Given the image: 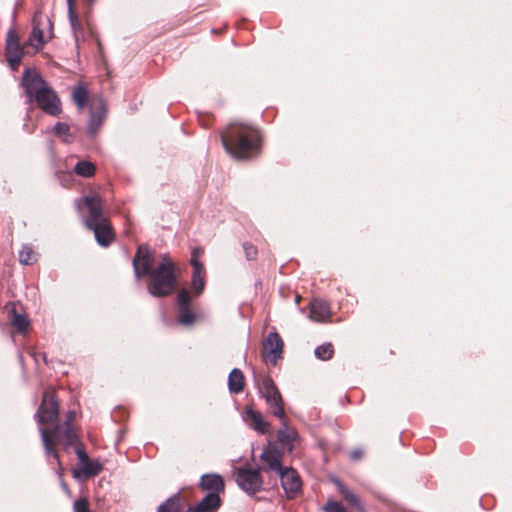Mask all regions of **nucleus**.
<instances>
[{"label": "nucleus", "mask_w": 512, "mask_h": 512, "mask_svg": "<svg viewBox=\"0 0 512 512\" xmlns=\"http://www.w3.org/2000/svg\"><path fill=\"white\" fill-rule=\"evenodd\" d=\"M90 4H92L95 0H88Z\"/></svg>", "instance_id": "nucleus-49"}, {"label": "nucleus", "mask_w": 512, "mask_h": 512, "mask_svg": "<svg viewBox=\"0 0 512 512\" xmlns=\"http://www.w3.org/2000/svg\"><path fill=\"white\" fill-rule=\"evenodd\" d=\"M243 249H244L247 260H254L256 258L257 248L254 245L246 242L243 244Z\"/></svg>", "instance_id": "nucleus-38"}, {"label": "nucleus", "mask_w": 512, "mask_h": 512, "mask_svg": "<svg viewBox=\"0 0 512 512\" xmlns=\"http://www.w3.org/2000/svg\"><path fill=\"white\" fill-rule=\"evenodd\" d=\"M55 136L61 139L65 143H70L75 138L73 130H53Z\"/></svg>", "instance_id": "nucleus-36"}, {"label": "nucleus", "mask_w": 512, "mask_h": 512, "mask_svg": "<svg viewBox=\"0 0 512 512\" xmlns=\"http://www.w3.org/2000/svg\"><path fill=\"white\" fill-rule=\"evenodd\" d=\"M199 487L208 491V493H216L219 495L225 489V484L222 476L217 473H207L200 477Z\"/></svg>", "instance_id": "nucleus-18"}, {"label": "nucleus", "mask_w": 512, "mask_h": 512, "mask_svg": "<svg viewBox=\"0 0 512 512\" xmlns=\"http://www.w3.org/2000/svg\"><path fill=\"white\" fill-rule=\"evenodd\" d=\"M88 131H89V136L90 137H94L96 135V131L97 130L91 129V130H88Z\"/></svg>", "instance_id": "nucleus-47"}, {"label": "nucleus", "mask_w": 512, "mask_h": 512, "mask_svg": "<svg viewBox=\"0 0 512 512\" xmlns=\"http://www.w3.org/2000/svg\"><path fill=\"white\" fill-rule=\"evenodd\" d=\"M334 353L333 345L331 343H324L317 346L314 350V355L317 359L325 361L332 358Z\"/></svg>", "instance_id": "nucleus-29"}, {"label": "nucleus", "mask_w": 512, "mask_h": 512, "mask_svg": "<svg viewBox=\"0 0 512 512\" xmlns=\"http://www.w3.org/2000/svg\"><path fill=\"white\" fill-rule=\"evenodd\" d=\"M202 269H193L192 273V288L196 294L199 295L205 286L204 278L202 277Z\"/></svg>", "instance_id": "nucleus-31"}, {"label": "nucleus", "mask_w": 512, "mask_h": 512, "mask_svg": "<svg viewBox=\"0 0 512 512\" xmlns=\"http://www.w3.org/2000/svg\"><path fill=\"white\" fill-rule=\"evenodd\" d=\"M75 417H76L75 411H73V410L68 411L67 415H66V422H65L66 426H71L70 424H71V422L74 421Z\"/></svg>", "instance_id": "nucleus-42"}, {"label": "nucleus", "mask_w": 512, "mask_h": 512, "mask_svg": "<svg viewBox=\"0 0 512 512\" xmlns=\"http://www.w3.org/2000/svg\"><path fill=\"white\" fill-rule=\"evenodd\" d=\"M283 341L277 332H271L267 335L263 343L264 357L273 365L282 357Z\"/></svg>", "instance_id": "nucleus-11"}, {"label": "nucleus", "mask_w": 512, "mask_h": 512, "mask_svg": "<svg viewBox=\"0 0 512 512\" xmlns=\"http://www.w3.org/2000/svg\"><path fill=\"white\" fill-rule=\"evenodd\" d=\"M236 482L243 491L250 495L260 491L263 485L260 470L245 467L237 469Z\"/></svg>", "instance_id": "nucleus-8"}, {"label": "nucleus", "mask_w": 512, "mask_h": 512, "mask_svg": "<svg viewBox=\"0 0 512 512\" xmlns=\"http://www.w3.org/2000/svg\"><path fill=\"white\" fill-rule=\"evenodd\" d=\"M21 86L27 97V102H35L45 113L52 116L61 112L59 97L35 69L24 70Z\"/></svg>", "instance_id": "nucleus-2"}, {"label": "nucleus", "mask_w": 512, "mask_h": 512, "mask_svg": "<svg viewBox=\"0 0 512 512\" xmlns=\"http://www.w3.org/2000/svg\"><path fill=\"white\" fill-rule=\"evenodd\" d=\"M281 422L282 426L277 432V441L284 449L292 451L294 448V443L298 438V433L294 428L288 425L285 414L284 420H281Z\"/></svg>", "instance_id": "nucleus-17"}, {"label": "nucleus", "mask_w": 512, "mask_h": 512, "mask_svg": "<svg viewBox=\"0 0 512 512\" xmlns=\"http://www.w3.org/2000/svg\"><path fill=\"white\" fill-rule=\"evenodd\" d=\"M23 49L20 45H6V59L12 69H15L21 62Z\"/></svg>", "instance_id": "nucleus-24"}, {"label": "nucleus", "mask_w": 512, "mask_h": 512, "mask_svg": "<svg viewBox=\"0 0 512 512\" xmlns=\"http://www.w3.org/2000/svg\"><path fill=\"white\" fill-rule=\"evenodd\" d=\"M108 115V106L102 97H94L89 102L88 128H99L104 125Z\"/></svg>", "instance_id": "nucleus-10"}, {"label": "nucleus", "mask_w": 512, "mask_h": 512, "mask_svg": "<svg viewBox=\"0 0 512 512\" xmlns=\"http://www.w3.org/2000/svg\"><path fill=\"white\" fill-rule=\"evenodd\" d=\"M9 314H10L11 322L16 327L18 332L24 333L28 330L30 322L25 315L18 314L15 309H12L9 312Z\"/></svg>", "instance_id": "nucleus-27"}, {"label": "nucleus", "mask_w": 512, "mask_h": 512, "mask_svg": "<svg viewBox=\"0 0 512 512\" xmlns=\"http://www.w3.org/2000/svg\"><path fill=\"white\" fill-rule=\"evenodd\" d=\"M87 229L94 232L96 242L102 247L109 246L114 239V233L109 220L89 226Z\"/></svg>", "instance_id": "nucleus-15"}, {"label": "nucleus", "mask_w": 512, "mask_h": 512, "mask_svg": "<svg viewBox=\"0 0 512 512\" xmlns=\"http://www.w3.org/2000/svg\"><path fill=\"white\" fill-rule=\"evenodd\" d=\"M72 99L79 110H83L89 99L88 90L81 84L75 86L72 90Z\"/></svg>", "instance_id": "nucleus-25"}, {"label": "nucleus", "mask_w": 512, "mask_h": 512, "mask_svg": "<svg viewBox=\"0 0 512 512\" xmlns=\"http://www.w3.org/2000/svg\"><path fill=\"white\" fill-rule=\"evenodd\" d=\"M259 393L265 399L267 406L271 409L273 415L280 420H284V406L282 396L276 387L274 381L265 376L261 380Z\"/></svg>", "instance_id": "nucleus-6"}, {"label": "nucleus", "mask_w": 512, "mask_h": 512, "mask_svg": "<svg viewBox=\"0 0 512 512\" xmlns=\"http://www.w3.org/2000/svg\"><path fill=\"white\" fill-rule=\"evenodd\" d=\"M6 45H20L18 35L14 30L8 31Z\"/></svg>", "instance_id": "nucleus-40"}, {"label": "nucleus", "mask_w": 512, "mask_h": 512, "mask_svg": "<svg viewBox=\"0 0 512 512\" xmlns=\"http://www.w3.org/2000/svg\"><path fill=\"white\" fill-rule=\"evenodd\" d=\"M75 206L79 212L86 208L88 216L83 219L85 227L108 220L103 213V200L98 195H85L75 200Z\"/></svg>", "instance_id": "nucleus-5"}, {"label": "nucleus", "mask_w": 512, "mask_h": 512, "mask_svg": "<svg viewBox=\"0 0 512 512\" xmlns=\"http://www.w3.org/2000/svg\"><path fill=\"white\" fill-rule=\"evenodd\" d=\"M221 505V499L216 493H208L195 506L196 512H216Z\"/></svg>", "instance_id": "nucleus-21"}, {"label": "nucleus", "mask_w": 512, "mask_h": 512, "mask_svg": "<svg viewBox=\"0 0 512 512\" xmlns=\"http://www.w3.org/2000/svg\"><path fill=\"white\" fill-rule=\"evenodd\" d=\"M53 128H55V129L63 128L62 123H60V122L56 123Z\"/></svg>", "instance_id": "nucleus-48"}, {"label": "nucleus", "mask_w": 512, "mask_h": 512, "mask_svg": "<svg viewBox=\"0 0 512 512\" xmlns=\"http://www.w3.org/2000/svg\"><path fill=\"white\" fill-rule=\"evenodd\" d=\"M39 432L44 445L45 454L47 456H52L57 461V464L60 466L58 453L54 450V440L60 438V427L55 426L51 430H46L40 427Z\"/></svg>", "instance_id": "nucleus-16"}, {"label": "nucleus", "mask_w": 512, "mask_h": 512, "mask_svg": "<svg viewBox=\"0 0 512 512\" xmlns=\"http://www.w3.org/2000/svg\"><path fill=\"white\" fill-rule=\"evenodd\" d=\"M66 1H67L68 14H70V11L74 10L73 0H66Z\"/></svg>", "instance_id": "nucleus-46"}, {"label": "nucleus", "mask_w": 512, "mask_h": 512, "mask_svg": "<svg viewBox=\"0 0 512 512\" xmlns=\"http://www.w3.org/2000/svg\"><path fill=\"white\" fill-rule=\"evenodd\" d=\"M199 254H200V248H194L192 250L190 263H191L193 269H203L202 264L198 260Z\"/></svg>", "instance_id": "nucleus-39"}, {"label": "nucleus", "mask_w": 512, "mask_h": 512, "mask_svg": "<svg viewBox=\"0 0 512 512\" xmlns=\"http://www.w3.org/2000/svg\"><path fill=\"white\" fill-rule=\"evenodd\" d=\"M278 475L287 496L293 497L301 486V481L297 472L291 467H283Z\"/></svg>", "instance_id": "nucleus-13"}, {"label": "nucleus", "mask_w": 512, "mask_h": 512, "mask_svg": "<svg viewBox=\"0 0 512 512\" xmlns=\"http://www.w3.org/2000/svg\"><path fill=\"white\" fill-rule=\"evenodd\" d=\"M19 262L29 265L33 262V250L28 246H24L19 252Z\"/></svg>", "instance_id": "nucleus-33"}, {"label": "nucleus", "mask_w": 512, "mask_h": 512, "mask_svg": "<svg viewBox=\"0 0 512 512\" xmlns=\"http://www.w3.org/2000/svg\"><path fill=\"white\" fill-rule=\"evenodd\" d=\"M181 509L179 494H173L158 506L157 512H180Z\"/></svg>", "instance_id": "nucleus-26"}, {"label": "nucleus", "mask_w": 512, "mask_h": 512, "mask_svg": "<svg viewBox=\"0 0 512 512\" xmlns=\"http://www.w3.org/2000/svg\"><path fill=\"white\" fill-rule=\"evenodd\" d=\"M134 275L137 280L149 276L147 290L154 297L171 294L176 287L174 264L164 259L153 269L154 258L147 246L141 245L132 260Z\"/></svg>", "instance_id": "nucleus-1"}, {"label": "nucleus", "mask_w": 512, "mask_h": 512, "mask_svg": "<svg viewBox=\"0 0 512 512\" xmlns=\"http://www.w3.org/2000/svg\"><path fill=\"white\" fill-rule=\"evenodd\" d=\"M71 30L73 32L75 42L78 43L80 35H82V27L79 20L78 15L75 13L74 10L70 11V14H68Z\"/></svg>", "instance_id": "nucleus-30"}, {"label": "nucleus", "mask_w": 512, "mask_h": 512, "mask_svg": "<svg viewBox=\"0 0 512 512\" xmlns=\"http://www.w3.org/2000/svg\"><path fill=\"white\" fill-rule=\"evenodd\" d=\"M74 171L78 176L89 178L94 175L95 166L90 161L81 160L76 163Z\"/></svg>", "instance_id": "nucleus-28"}, {"label": "nucleus", "mask_w": 512, "mask_h": 512, "mask_svg": "<svg viewBox=\"0 0 512 512\" xmlns=\"http://www.w3.org/2000/svg\"><path fill=\"white\" fill-rule=\"evenodd\" d=\"M243 420L247 426L259 434H267L269 432V424L263 419L260 412L254 410L252 406H247L243 414Z\"/></svg>", "instance_id": "nucleus-14"}, {"label": "nucleus", "mask_w": 512, "mask_h": 512, "mask_svg": "<svg viewBox=\"0 0 512 512\" xmlns=\"http://www.w3.org/2000/svg\"><path fill=\"white\" fill-rule=\"evenodd\" d=\"M330 317V307L328 303L321 299H314L310 303L309 318L317 322H325Z\"/></svg>", "instance_id": "nucleus-19"}, {"label": "nucleus", "mask_w": 512, "mask_h": 512, "mask_svg": "<svg viewBox=\"0 0 512 512\" xmlns=\"http://www.w3.org/2000/svg\"><path fill=\"white\" fill-rule=\"evenodd\" d=\"M342 496L346 501L355 506L359 512H365L359 497L356 494L352 493L348 488L343 489Z\"/></svg>", "instance_id": "nucleus-32"}, {"label": "nucleus", "mask_w": 512, "mask_h": 512, "mask_svg": "<svg viewBox=\"0 0 512 512\" xmlns=\"http://www.w3.org/2000/svg\"><path fill=\"white\" fill-rule=\"evenodd\" d=\"M63 438L65 440V445L70 446L77 442V435L71 428V426H66L65 430L63 431Z\"/></svg>", "instance_id": "nucleus-35"}, {"label": "nucleus", "mask_w": 512, "mask_h": 512, "mask_svg": "<svg viewBox=\"0 0 512 512\" xmlns=\"http://www.w3.org/2000/svg\"><path fill=\"white\" fill-rule=\"evenodd\" d=\"M178 322L185 326H191L196 320L195 313L190 309V295L185 289L179 291L177 296Z\"/></svg>", "instance_id": "nucleus-12"}, {"label": "nucleus", "mask_w": 512, "mask_h": 512, "mask_svg": "<svg viewBox=\"0 0 512 512\" xmlns=\"http://www.w3.org/2000/svg\"><path fill=\"white\" fill-rule=\"evenodd\" d=\"M58 417V401L55 398L54 392L47 390L43 394L42 403L39 406L36 418L39 425L52 423Z\"/></svg>", "instance_id": "nucleus-9"}, {"label": "nucleus", "mask_w": 512, "mask_h": 512, "mask_svg": "<svg viewBox=\"0 0 512 512\" xmlns=\"http://www.w3.org/2000/svg\"><path fill=\"white\" fill-rule=\"evenodd\" d=\"M83 465V470L81 472H74V476L76 478H89L92 476H96L102 470V465L98 461L87 460Z\"/></svg>", "instance_id": "nucleus-23"}, {"label": "nucleus", "mask_w": 512, "mask_h": 512, "mask_svg": "<svg viewBox=\"0 0 512 512\" xmlns=\"http://www.w3.org/2000/svg\"><path fill=\"white\" fill-rule=\"evenodd\" d=\"M244 388V376L240 369L234 368L228 376V389L231 393L238 394Z\"/></svg>", "instance_id": "nucleus-22"}, {"label": "nucleus", "mask_w": 512, "mask_h": 512, "mask_svg": "<svg viewBox=\"0 0 512 512\" xmlns=\"http://www.w3.org/2000/svg\"><path fill=\"white\" fill-rule=\"evenodd\" d=\"M260 459L266 464L263 470L269 469L278 474L284 467L281 464L280 454L276 450L265 448L260 454Z\"/></svg>", "instance_id": "nucleus-20"}, {"label": "nucleus", "mask_w": 512, "mask_h": 512, "mask_svg": "<svg viewBox=\"0 0 512 512\" xmlns=\"http://www.w3.org/2000/svg\"><path fill=\"white\" fill-rule=\"evenodd\" d=\"M76 454L82 464L89 460L87 453L81 448L76 449Z\"/></svg>", "instance_id": "nucleus-41"}, {"label": "nucleus", "mask_w": 512, "mask_h": 512, "mask_svg": "<svg viewBox=\"0 0 512 512\" xmlns=\"http://www.w3.org/2000/svg\"><path fill=\"white\" fill-rule=\"evenodd\" d=\"M21 86L27 97V102H35L45 113L52 116L61 112L59 97L35 69L24 70Z\"/></svg>", "instance_id": "nucleus-3"}, {"label": "nucleus", "mask_w": 512, "mask_h": 512, "mask_svg": "<svg viewBox=\"0 0 512 512\" xmlns=\"http://www.w3.org/2000/svg\"><path fill=\"white\" fill-rule=\"evenodd\" d=\"M74 512H90L88 501L84 498L74 501Z\"/></svg>", "instance_id": "nucleus-37"}, {"label": "nucleus", "mask_w": 512, "mask_h": 512, "mask_svg": "<svg viewBox=\"0 0 512 512\" xmlns=\"http://www.w3.org/2000/svg\"><path fill=\"white\" fill-rule=\"evenodd\" d=\"M51 38L53 23L49 16L36 12L33 18V29L29 37V44L36 49H41L45 43V35Z\"/></svg>", "instance_id": "nucleus-7"}, {"label": "nucleus", "mask_w": 512, "mask_h": 512, "mask_svg": "<svg viewBox=\"0 0 512 512\" xmlns=\"http://www.w3.org/2000/svg\"><path fill=\"white\" fill-rule=\"evenodd\" d=\"M362 455H363V451L361 449L357 448L351 452L350 457L352 460L357 461L362 457Z\"/></svg>", "instance_id": "nucleus-43"}, {"label": "nucleus", "mask_w": 512, "mask_h": 512, "mask_svg": "<svg viewBox=\"0 0 512 512\" xmlns=\"http://www.w3.org/2000/svg\"><path fill=\"white\" fill-rule=\"evenodd\" d=\"M324 512H348L341 503L329 500L323 506Z\"/></svg>", "instance_id": "nucleus-34"}, {"label": "nucleus", "mask_w": 512, "mask_h": 512, "mask_svg": "<svg viewBox=\"0 0 512 512\" xmlns=\"http://www.w3.org/2000/svg\"><path fill=\"white\" fill-rule=\"evenodd\" d=\"M221 141L226 152L238 160L255 156L261 146V137L255 130L251 133L245 130H226L221 134Z\"/></svg>", "instance_id": "nucleus-4"}, {"label": "nucleus", "mask_w": 512, "mask_h": 512, "mask_svg": "<svg viewBox=\"0 0 512 512\" xmlns=\"http://www.w3.org/2000/svg\"><path fill=\"white\" fill-rule=\"evenodd\" d=\"M227 128H235V127L233 125H229ZM236 128L246 129V128H251V127L249 125H247V124L239 123V124H237Z\"/></svg>", "instance_id": "nucleus-45"}, {"label": "nucleus", "mask_w": 512, "mask_h": 512, "mask_svg": "<svg viewBox=\"0 0 512 512\" xmlns=\"http://www.w3.org/2000/svg\"><path fill=\"white\" fill-rule=\"evenodd\" d=\"M333 483L338 488L341 494L343 493V489H347V487L339 479H334Z\"/></svg>", "instance_id": "nucleus-44"}]
</instances>
